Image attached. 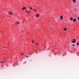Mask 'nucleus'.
Segmentation results:
<instances>
[{"label": "nucleus", "mask_w": 79, "mask_h": 79, "mask_svg": "<svg viewBox=\"0 0 79 79\" xmlns=\"http://www.w3.org/2000/svg\"><path fill=\"white\" fill-rule=\"evenodd\" d=\"M73 41H72L71 42H72V43H76V39H73Z\"/></svg>", "instance_id": "1"}, {"label": "nucleus", "mask_w": 79, "mask_h": 79, "mask_svg": "<svg viewBox=\"0 0 79 79\" xmlns=\"http://www.w3.org/2000/svg\"><path fill=\"white\" fill-rule=\"evenodd\" d=\"M60 19L61 20H63V16L61 15L60 16Z\"/></svg>", "instance_id": "2"}, {"label": "nucleus", "mask_w": 79, "mask_h": 79, "mask_svg": "<svg viewBox=\"0 0 79 79\" xmlns=\"http://www.w3.org/2000/svg\"><path fill=\"white\" fill-rule=\"evenodd\" d=\"M26 11L27 13H31V11H27V10H26Z\"/></svg>", "instance_id": "3"}, {"label": "nucleus", "mask_w": 79, "mask_h": 79, "mask_svg": "<svg viewBox=\"0 0 79 79\" xmlns=\"http://www.w3.org/2000/svg\"><path fill=\"white\" fill-rule=\"evenodd\" d=\"M9 13L10 14V15H13V13H12V12H9Z\"/></svg>", "instance_id": "4"}, {"label": "nucleus", "mask_w": 79, "mask_h": 79, "mask_svg": "<svg viewBox=\"0 0 79 79\" xmlns=\"http://www.w3.org/2000/svg\"><path fill=\"white\" fill-rule=\"evenodd\" d=\"M39 16H40V15L38 14H37L36 15V17H37V18H39Z\"/></svg>", "instance_id": "5"}, {"label": "nucleus", "mask_w": 79, "mask_h": 79, "mask_svg": "<svg viewBox=\"0 0 79 79\" xmlns=\"http://www.w3.org/2000/svg\"><path fill=\"white\" fill-rule=\"evenodd\" d=\"M25 9H26V8L24 6L23 7V8H22V10H25Z\"/></svg>", "instance_id": "6"}, {"label": "nucleus", "mask_w": 79, "mask_h": 79, "mask_svg": "<svg viewBox=\"0 0 79 79\" xmlns=\"http://www.w3.org/2000/svg\"><path fill=\"white\" fill-rule=\"evenodd\" d=\"M73 21H74V22L76 21V19H73Z\"/></svg>", "instance_id": "7"}, {"label": "nucleus", "mask_w": 79, "mask_h": 79, "mask_svg": "<svg viewBox=\"0 0 79 79\" xmlns=\"http://www.w3.org/2000/svg\"><path fill=\"white\" fill-rule=\"evenodd\" d=\"M36 45H37L38 46H39V44L37 43H36Z\"/></svg>", "instance_id": "8"}, {"label": "nucleus", "mask_w": 79, "mask_h": 79, "mask_svg": "<svg viewBox=\"0 0 79 79\" xmlns=\"http://www.w3.org/2000/svg\"><path fill=\"white\" fill-rule=\"evenodd\" d=\"M73 3H76V0H73Z\"/></svg>", "instance_id": "9"}, {"label": "nucleus", "mask_w": 79, "mask_h": 79, "mask_svg": "<svg viewBox=\"0 0 79 79\" xmlns=\"http://www.w3.org/2000/svg\"><path fill=\"white\" fill-rule=\"evenodd\" d=\"M77 45H79V43L78 42L77 43Z\"/></svg>", "instance_id": "10"}, {"label": "nucleus", "mask_w": 79, "mask_h": 79, "mask_svg": "<svg viewBox=\"0 0 79 79\" xmlns=\"http://www.w3.org/2000/svg\"><path fill=\"white\" fill-rule=\"evenodd\" d=\"M66 29H67V28H65L64 29V31H66Z\"/></svg>", "instance_id": "11"}, {"label": "nucleus", "mask_w": 79, "mask_h": 79, "mask_svg": "<svg viewBox=\"0 0 79 79\" xmlns=\"http://www.w3.org/2000/svg\"><path fill=\"white\" fill-rule=\"evenodd\" d=\"M17 23V24H19V22H18Z\"/></svg>", "instance_id": "12"}, {"label": "nucleus", "mask_w": 79, "mask_h": 79, "mask_svg": "<svg viewBox=\"0 0 79 79\" xmlns=\"http://www.w3.org/2000/svg\"><path fill=\"white\" fill-rule=\"evenodd\" d=\"M30 8L31 9V10H32V8L31 7H30Z\"/></svg>", "instance_id": "13"}, {"label": "nucleus", "mask_w": 79, "mask_h": 79, "mask_svg": "<svg viewBox=\"0 0 79 79\" xmlns=\"http://www.w3.org/2000/svg\"><path fill=\"white\" fill-rule=\"evenodd\" d=\"M73 19V18H70V20H72Z\"/></svg>", "instance_id": "14"}, {"label": "nucleus", "mask_w": 79, "mask_h": 79, "mask_svg": "<svg viewBox=\"0 0 79 79\" xmlns=\"http://www.w3.org/2000/svg\"><path fill=\"white\" fill-rule=\"evenodd\" d=\"M34 10L35 11V12H36V10H35V9H34Z\"/></svg>", "instance_id": "15"}, {"label": "nucleus", "mask_w": 79, "mask_h": 79, "mask_svg": "<svg viewBox=\"0 0 79 79\" xmlns=\"http://www.w3.org/2000/svg\"><path fill=\"white\" fill-rule=\"evenodd\" d=\"M73 46H75V44H72Z\"/></svg>", "instance_id": "16"}, {"label": "nucleus", "mask_w": 79, "mask_h": 79, "mask_svg": "<svg viewBox=\"0 0 79 79\" xmlns=\"http://www.w3.org/2000/svg\"><path fill=\"white\" fill-rule=\"evenodd\" d=\"M26 58H29V57L28 56H26Z\"/></svg>", "instance_id": "17"}, {"label": "nucleus", "mask_w": 79, "mask_h": 79, "mask_svg": "<svg viewBox=\"0 0 79 79\" xmlns=\"http://www.w3.org/2000/svg\"><path fill=\"white\" fill-rule=\"evenodd\" d=\"M78 19L79 21V16L78 17Z\"/></svg>", "instance_id": "18"}, {"label": "nucleus", "mask_w": 79, "mask_h": 79, "mask_svg": "<svg viewBox=\"0 0 79 79\" xmlns=\"http://www.w3.org/2000/svg\"><path fill=\"white\" fill-rule=\"evenodd\" d=\"M32 43H34V41H33V40H32Z\"/></svg>", "instance_id": "19"}, {"label": "nucleus", "mask_w": 79, "mask_h": 79, "mask_svg": "<svg viewBox=\"0 0 79 79\" xmlns=\"http://www.w3.org/2000/svg\"><path fill=\"white\" fill-rule=\"evenodd\" d=\"M1 63H3V61H1Z\"/></svg>", "instance_id": "20"}, {"label": "nucleus", "mask_w": 79, "mask_h": 79, "mask_svg": "<svg viewBox=\"0 0 79 79\" xmlns=\"http://www.w3.org/2000/svg\"><path fill=\"white\" fill-rule=\"evenodd\" d=\"M22 55H24V53H22Z\"/></svg>", "instance_id": "21"}, {"label": "nucleus", "mask_w": 79, "mask_h": 79, "mask_svg": "<svg viewBox=\"0 0 79 79\" xmlns=\"http://www.w3.org/2000/svg\"><path fill=\"white\" fill-rule=\"evenodd\" d=\"M30 61H32V60H30Z\"/></svg>", "instance_id": "22"}, {"label": "nucleus", "mask_w": 79, "mask_h": 79, "mask_svg": "<svg viewBox=\"0 0 79 79\" xmlns=\"http://www.w3.org/2000/svg\"><path fill=\"white\" fill-rule=\"evenodd\" d=\"M25 63H26V61L25 62Z\"/></svg>", "instance_id": "23"}, {"label": "nucleus", "mask_w": 79, "mask_h": 79, "mask_svg": "<svg viewBox=\"0 0 79 79\" xmlns=\"http://www.w3.org/2000/svg\"><path fill=\"white\" fill-rule=\"evenodd\" d=\"M22 32H23V31H22Z\"/></svg>", "instance_id": "24"}]
</instances>
